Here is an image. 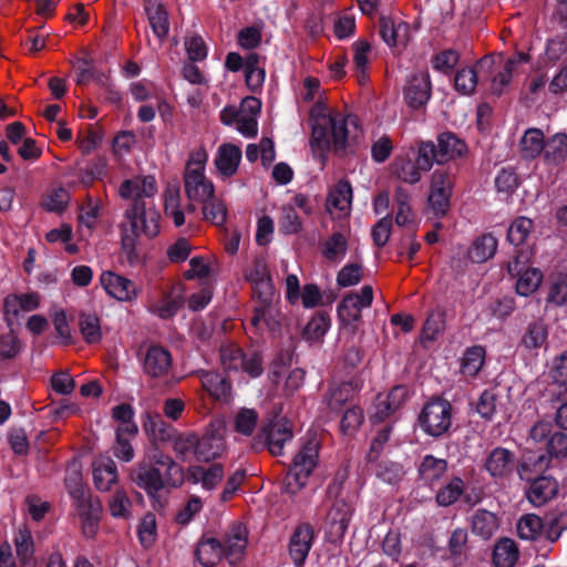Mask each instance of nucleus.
I'll return each instance as SVG.
<instances>
[{
	"label": "nucleus",
	"instance_id": "nucleus-1",
	"mask_svg": "<svg viewBox=\"0 0 567 567\" xmlns=\"http://www.w3.org/2000/svg\"><path fill=\"white\" fill-rule=\"evenodd\" d=\"M130 478L138 487L153 495L165 483L179 486L184 481V471L171 456L161 452L156 446H152L144 458L131 468Z\"/></svg>",
	"mask_w": 567,
	"mask_h": 567
},
{
	"label": "nucleus",
	"instance_id": "nucleus-2",
	"mask_svg": "<svg viewBox=\"0 0 567 567\" xmlns=\"http://www.w3.org/2000/svg\"><path fill=\"white\" fill-rule=\"evenodd\" d=\"M312 120L311 146L318 152L343 151L351 134L357 128V117L331 112L326 106L316 105L310 113Z\"/></svg>",
	"mask_w": 567,
	"mask_h": 567
},
{
	"label": "nucleus",
	"instance_id": "nucleus-3",
	"mask_svg": "<svg viewBox=\"0 0 567 567\" xmlns=\"http://www.w3.org/2000/svg\"><path fill=\"white\" fill-rule=\"evenodd\" d=\"M124 217L122 246L130 264H134L137 259L135 239L142 235L147 238L156 237L159 233L161 215L155 207L138 202L125 210Z\"/></svg>",
	"mask_w": 567,
	"mask_h": 567
},
{
	"label": "nucleus",
	"instance_id": "nucleus-4",
	"mask_svg": "<svg viewBox=\"0 0 567 567\" xmlns=\"http://www.w3.org/2000/svg\"><path fill=\"white\" fill-rule=\"evenodd\" d=\"M65 485L74 501L76 513L81 518L83 534L86 537H93L99 528L102 512L101 502L97 498H92L90 493L83 487L81 473L75 466L69 470Z\"/></svg>",
	"mask_w": 567,
	"mask_h": 567
},
{
	"label": "nucleus",
	"instance_id": "nucleus-5",
	"mask_svg": "<svg viewBox=\"0 0 567 567\" xmlns=\"http://www.w3.org/2000/svg\"><path fill=\"white\" fill-rule=\"evenodd\" d=\"M208 153L204 146L192 151L185 168L184 184L189 200L200 202L214 195V185L205 176Z\"/></svg>",
	"mask_w": 567,
	"mask_h": 567
},
{
	"label": "nucleus",
	"instance_id": "nucleus-6",
	"mask_svg": "<svg viewBox=\"0 0 567 567\" xmlns=\"http://www.w3.org/2000/svg\"><path fill=\"white\" fill-rule=\"evenodd\" d=\"M318 457L319 444L316 440H309L295 456L285 477L284 485L287 493L296 494L305 487L308 477L318 464Z\"/></svg>",
	"mask_w": 567,
	"mask_h": 567
},
{
	"label": "nucleus",
	"instance_id": "nucleus-7",
	"mask_svg": "<svg viewBox=\"0 0 567 567\" xmlns=\"http://www.w3.org/2000/svg\"><path fill=\"white\" fill-rule=\"evenodd\" d=\"M261 102L254 96L245 97L240 106H226L220 112V121L225 125L236 124L237 131L245 137H254L258 132L257 117Z\"/></svg>",
	"mask_w": 567,
	"mask_h": 567
},
{
	"label": "nucleus",
	"instance_id": "nucleus-8",
	"mask_svg": "<svg viewBox=\"0 0 567 567\" xmlns=\"http://www.w3.org/2000/svg\"><path fill=\"white\" fill-rule=\"evenodd\" d=\"M419 422L425 433L432 436L442 435L452 423L451 404L442 399L427 402L420 413Z\"/></svg>",
	"mask_w": 567,
	"mask_h": 567
},
{
	"label": "nucleus",
	"instance_id": "nucleus-9",
	"mask_svg": "<svg viewBox=\"0 0 567 567\" xmlns=\"http://www.w3.org/2000/svg\"><path fill=\"white\" fill-rule=\"evenodd\" d=\"M219 355L225 369L245 372L250 378H257L264 371L262 360L258 353L244 354L241 349L233 342L224 343Z\"/></svg>",
	"mask_w": 567,
	"mask_h": 567
},
{
	"label": "nucleus",
	"instance_id": "nucleus-10",
	"mask_svg": "<svg viewBox=\"0 0 567 567\" xmlns=\"http://www.w3.org/2000/svg\"><path fill=\"white\" fill-rule=\"evenodd\" d=\"M14 545L19 565L12 560L11 547L6 544L0 547V567H34L33 539L28 528L23 527L18 530Z\"/></svg>",
	"mask_w": 567,
	"mask_h": 567
},
{
	"label": "nucleus",
	"instance_id": "nucleus-11",
	"mask_svg": "<svg viewBox=\"0 0 567 567\" xmlns=\"http://www.w3.org/2000/svg\"><path fill=\"white\" fill-rule=\"evenodd\" d=\"M99 281L106 295L120 302H134L141 293L136 282L111 270L103 271Z\"/></svg>",
	"mask_w": 567,
	"mask_h": 567
},
{
	"label": "nucleus",
	"instance_id": "nucleus-12",
	"mask_svg": "<svg viewBox=\"0 0 567 567\" xmlns=\"http://www.w3.org/2000/svg\"><path fill=\"white\" fill-rule=\"evenodd\" d=\"M221 547L224 557L230 565L241 561L248 546V530L241 523L231 524L225 532Z\"/></svg>",
	"mask_w": 567,
	"mask_h": 567
},
{
	"label": "nucleus",
	"instance_id": "nucleus-13",
	"mask_svg": "<svg viewBox=\"0 0 567 567\" xmlns=\"http://www.w3.org/2000/svg\"><path fill=\"white\" fill-rule=\"evenodd\" d=\"M452 179L449 174L435 171L431 178L429 205L435 216H443L450 207Z\"/></svg>",
	"mask_w": 567,
	"mask_h": 567
},
{
	"label": "nucleus",
	"instance_id": "nucleus-14",
	"mask_svg": "<svg viewBox=\"0 0 567 567\" xmlns=\"http://www.w3.org/2000/svg\"><path fill=\"white\" fill-rule=\"evenodd\" d=\"M373 300V290L371 286H364L359 293H351L344 297L339 305L338 315L340 320L351 326L360 320L361 311L371 306Z\"/></svg>",
	"mask_w": 567,
	"mask_h": 567
},
{
	"label": "nucleus",
	"instance_id": "nucleus-15",
	"mask_svg": "<svg viewBox=\"0 0 567 567\" xmlns=\"http://www.w3.org/2000/svg\"><path fill=\"white\" fill-rule=\"evenodd\" d=\"M408 395L409 390L404 385H396L388 393L378 394L371 420L373 422H383L402 406Z\"/></svg>",
	"mask_w": 567,
	"mask_h": 567
},
{
	"label": "nucleus",
	"instance_id": "nucleus-16",
	"mask_svg": "<svg viewBox=\"0 0 567 567\" xmlns=\"http://www.w3.org/2000/svg\"><path fill=\"white\" fill-rule=\"evenodd\" d=\"M157 192L156 181L153 176H136L125 179L118 187V195L123 199L133 200L132 204L147 205L146 198L153 197Z\"/></svg>",
	"mask_w": 567,
	"mask_h": 567
},
{
	"label": "nucleus",
	"instance_id": "nucleus-17",
	"mask_svg": "<svg viewBox=\"0 0 567 567\" xmlns=\"http://www.w3.org/2000/svg\"><path fill=\"white\" fill-rule=\"evenodd\" d=\"M431 97L430 75L425 71L414 73L404 87V100L412 109H420Z\"/></svg>",
	"mask_w": 567,
	"mask_h": 567
},
{
	"label": "nucleus",
	"instance_id": "nucleus-18",
	"mask_svg": "<svg viewBox=\"0 0 567 567\" xmlns=\"http://www.w3.org/2000/svg\"><path fill=\"white\" fill-rule=\"evenodd\" d=\"M380 35L392 48L404 47L410 39V27L400 18L381 16Z\"/></svg>",
	"mask_w": 567,
	"mask_h": 567
},
{
	"label": "nucleus",
	"instance_id": "nucleus-19",
	"mask_svg": "<svg viewBox=\"0 0 567 567\" xmlns=\"http://www.w3.org/2000/svg\"><path fill=\"white\" fill-rule=\"evenodd\" d=\"M516 460L512 451L504 447L493 449L486 456L484 467L493 478H505L515 468Z\"/></svg>",
	"mask_w": 567,
	"mask_h": 567
},
{
	"label": "nucleus",
	"instance_id": "nucleus-20",
	"mask_svg": "<svg viewBox=\"0 0 567 567\" xmlns=\"http://www.w3.org/2000/svg\"><path fill=\"white\" fill-rule=\"evenodd\" d=\"M172 368L171 353L161 346L147 348L143 359V370L152 378L166 377Z\"/></svg>",
	"mask_w": 567,
	"mask_h": 567
},
{
	"label": "nucleus",
	"instance_id": "nucleus-21",
	"mask_svg": "<svg viewBox=\"0 0 567 567\" xmlns=\"http://www.w3.org/2000/svg\"><path fill=\"white\" fill-rule=\"evenodd\" d=\"M313 530L309 525L298 526L289 542V555L296 567H302L312 547Z\"/></svg>",
	"mask_w": 567,
	"mask_h": 567
},
{
	"label": "nucleus",
	"instance_id": "nucleus-22",
	"mask_svg": "<svg viewBox=\"0 0 567 567\" xmlns=\"http://www.w3.org/2000/svg\"><path fill=\"white\" fill-rule=\"evenodd\" d=\"M352 202V188L348 182H339L329 193L326 207L333 218L349 215Z\"/></svg>",
	"mask_w": 567,
	"mask_h": 567
},
{
	"label": "nucleus",
	"instance_id": "nucleus-23",
	"mask_svg": "<svg viewBox=\"0 0 567 567\" xmlns=\"http://www.w3.org/2000/svg\"><path fill=\"white\" fill-rule=\"evenodd\" d=\"M240 161V147L230 143H224L219 145L217 148L214 158V164L218 175L224 178H227L235 175V173L238 169Z\"/></svg>",
	"mask_w": 567,
	"mask_h": 567
},
{
	"label": "nucleus",
	"instance_id": "nucleus-24",
	"mask_svg": "<svg viewBox=\"0 0 567 567\" xmlns=\"http://www.w3.org/2000/svg\"><path fill=\"white\" fill-rule=\"evenodd\" d=\"M493 64L494 60L491 56H484L477 62L475 68L458 70L454 78L455 90L464 95L472 94L477 85L478 73L489 70Z\"/></svg>",
	"mask_w": 567,
	"mask_h": 567
},
{
	"label": "nucleus",
	"instance_id": "nucleus-25",
	"mask_svg": "<svg viewBox=\"0 0 567 567\" xmlns=\"http://www.w3.org/2000/svg\"><path fill=\"white\" fill-rule=\"evenodd\" d=\"M225 475L224 467L220 464H214L209 467L194 465L187 471V480L193 484H200L205 491H214L223 481Z\"/></svg>",
	"mask_w": 567,
	"mask_h": 567
},
{
	"label": "nucleus",
	"instance_id": "nucleus-26",
	"mask_svg": "<svg viewBox=\"0 0 567 567\" xmlns=\"http://www.w3.org/2000/svg\"><path fill=\"white\" fill-rule=\"evenodd\" d=\"M93 481L99 491H110L117 482V468L115 462L107 455L97 456L93 464Z\"/></svg>",
	"mask_w": 567,
	"mask_h": 567
},
{
	"label": "nucleus",
	"instance_id": "nucleus-27",
	"mask_svg": "<svg viewBox=\"0 0 567 567\" xmlns=\"http://www.w3.org/2000/svg\"><path fill=\"white\" fill-rule=\"evenodd\" d=\"M268 449L272 455H280L284 445L292 439L291 424L285 417L272 421L268 429H265Z\"/></svg>",
	"mask_w": 567,
	"mask_h": 567
},
{
	"label": "nucleus",
	"instance_id": "nucleus-28",
	"mask_svg": "<svg viewBox=\"0 0 567 567\" xmlns=\"http://www.w3.org/2000/svg\"><path fill=\"white\" fill-rule=\"evenodd\" d=\"M252 292L259 305L255 307L251 324L259 326L266 312L271 313L270 303L274 297V287L270 277L252 282Z\"/></svg>",
	"mask_w": 567,
	"mask_h": 567
},
{
	"label": "nucleus",
	"instance_id": "nucleus-29",
	"mask_svg": "<svg viewBox=\"0 0 567 567\" xmlns=\"http://www.w3.org/2000/svg\"><path fill=\"white\" fill-rule=\"evenodd\" d=\"M164 212L167 218H171L176 227L185 224V215L195 212V206L189 203L183 206L181 203V193L176 187H168L164 194Z\"/></svg>",
	"mask_w": 567,
	"mask_h": 567
},
{
	"label": "nucleus",
	"instance_id": "nucleus-30",
	"mask_svg": "<svg viewBox=\"0 0 567 567\" xmlns=\"http://www.w3.org/2000/svg\"><path fill=\"white\" fill-rule=\"evenodd\" d=\"M226 450L223 435L206 433L200 439L197 436L196 460L198 462H210L220 457Z\"/></svg>",
	"mask_w": 567,
	"mask_h": 567
},
{
	"label": "nucleus",
	"instance_id": "nucleus-31",
	"mask_svg": "<svg viewBox=\"0 0 567 567\" xmlns=\"http://www.w3.org/2000/svg\"><path fill=\"white\" fill-rule=\"evenodd\" d=\"M547 166H558L567 159V135L557 133L546 138L542 153Z\"/></svg>",
	"mask_w": 567,
	"mask_h": 567
},
{
	"label": "nucleus",
	"instance_id": "nucleus-32",
	"mask_svg": "<svg viewBox=\"0 0 567 567\" xmlns=\"http://www.w3.org/2000/svg\"><path fill=\"white\" fill-rule=\"evenodd\" d=\"M352 515L351 506L344 501H337L327 515V524L330 526V534L334 537H342L348 529Z\"/></svg>",
	"mask_w": 567,
	"mask_h": 567
},
{
	"label": "nucleus",
	"instance_id": "nucleus-33",
	"mask_svg": "<svg viewBox=\"0 0 567 567\" xmlns=\"http://www.w3.org/2000/svg\"><path fill=\"white\" fill-rule=\"evenodd\" d=\"M557 482L548 476H542L532 482L527 491V499L534 506H542L557 493Z\"/></svg>",
	"mask_w": 567,
	"mask_h": 567
},
{
	"label": "nucleus",
	"instance_id": "nucleus-34",
	"mask_svg": "<svg viewBox=\"0 0 567 567\" xmlns=\"http://www.w3.org/2000/svg\"><path fill=\"white\" fill-rule=\"evenodd\" d=\"M145 11L154 34L164 39L169 30L168 14L158 0H146Z\"/></svg>",
	"mask_w": 567,
	"mask_h": 567
},
{
	"label": "nucleus",
	"instance_id": "nucleus-35",
	"mask_svg": "<svg viewBox=\"0 0 567 567\" xmlns=\"http://www.w3.org/2000/svg\"><path fill=\"white\" fill-rule=\"evenodd\" d=\"M200 381L203 388L216 400L228 401L230 398L231 386L228 380L218 372L205 371L200 372Z\"/></svg>",
	"mask_w": 567,
	"mask_h": 567
},
{
	"label": "nucleus",
	"instance_id": "nucleus-36",
	"mask_svg": "<svg viewBox=\"0 0 567 567\" xmlns=\"http://www.w3.org/2000/svg\"><path fill=\"white\" fill-rule=\"evenodd\" d=\"M518 557L516 543L509 538H502L494 546L492 561L494 567H514Z\"/></svg>",
	"mask_w": 567,
	"mask_h": 567
},
{
	"label": "nucleus",
	"instance_id": "nucleus-37",
	"mask_svg": "<svg viewBox=\"0 0 567 567\" xmlns=\"http://www.w3.org/2000/svg\"><path fill=\"white\" fill-rule=\"evenodd\" d=\"M447 463L444 458L425 455L419 465V477L427 485L436 483L446 472Z\"/></svg>",
	"mask_w": 567,
	"mask_h": 567
},
{
	"label": "nucleus",
	"instance_id": "nucleus-38",
	"mask_svg": "<svg viewBox=\"0 0 567 567\" xmlns=\"http://www.w3.org/2000/svg\"><path fill=\"white\" fill-rule=\"evenodd\" d=\"M196 557L204 567H214L224 557L221 543L213 537L203 538L197 545Z\"/></svg>",
	"mask_w": 567,
	"mask_h": 567
},
{
	"label": "nucleus",
	"instance_id": "nucleus-39",
	"mask_svg": "<svg viewBox=\"0 0 567 567\" xmlns=\"http://www.w3.org/2000/svg\"><path fill=\"white\" fill-rule=\"evenodd\" d=\"M411 195L403 187L395 190V203L398 206L395 223L399 226L413 228L416 226V216L411 205Z\"/></svg>",
	"mask_w": 567,
	"mask_h": 567
},
{
	"label": "nucleus",
	"instance_id": "nucleus-40",
	"mask_svg": "<svg viewBox=\"0 0 567 567\" xmlns=\"http://www.w3.org/2000/svg\"><path fill=\"white\" fill-rule=\"evenodd\" d=\"M523 61H526V55L519 53L516 58H509L504 62L491 80V90L494 94H502L505 91L506 86L511 83L516 65Z\"/></svg>",
	"mask_w": 567,
	"mask_h": 567
},
{
	"label": "nucleus",
	"instance_id": "nucleus-41",
	"mask_svg": "<svg viewBox=\"0 0 567 567\" xmlns=\"http://www.w3.org/2000/svg\"><path fill=\"white\" fill-rule=\"evenodd\" d=\"M421 168L406 156H398L391 164V173L401 182L415 184L421 179Z\"/></svg>",
	"mask_w": 567,
	"mask_h": 567
},
{
	"label": "nucleus",
	"instance_id": "nucleus-42",
	"mask_svg": "<svg viewBox=\"0 0 567 567\" xmlns=\"http://www.w3.org/2000/svg\"><path fill=\"white\" fill-rule=\"evenodd\" d=\"M360 388L361 383L358 380H351L342 382L336 386H331L327 396L328 406L331 410L340 409L360 390Z\"/></svg>",
	"mask_w": 567,
	"mask_h": 567
},
{
	"label": "nucleus",
	"instance_id": "nucleus-43",
	"mask_svg": "<svg viewBox=\"0 0 567 567\" xmlns=\"http://www.w3.org/2000/svg\"><path fill=\"white\" fill-rule=\"evenodd\" d=\"M353 64L358 82L364 84L368 81L371 44L364 40H358L352 44Z\"/></svg>",
	"mask_w": 567,
	"mask_h": 567
},
{
	"label": "nucleus",
	"instance_id": "nucleus-44",
	"mask_svg": "<svg viewBox=\"0 0 567 567\" xmlns=\"http://www.w3.org/2000/svg\"><path fill=\"white\" fill-rule=\"evenodd\" d=\"M545 135L539 128H528L520 138V153L524 158L542 156L545 144Z\"/></svg>",
	"mask_w": 567,
	"mask_h": 567
},
{
	"label": "nucleus",
	"instance_id": "nucleus-45",
	"mask_svg": "<svg viewBox=\"0 0 567 567\" xmlns=\"http://www.w3.org/2000/svg\"><path fill=\"white\" fill-rule=\"evenodd\" d=\"M497 249V239L491 235H482L476 238L468 249V258L474 262H485L492 258Z\"/></svg>",
	"mask_w": 567,
	"mask_h": 567
},
{
	"label": "nucleus",
	"instance_id": "nucleus-46",
	"mask_svg": "<svg viewBox=\"0 0 567 567\" xmlns=\"http://www.w3.org/2000/svg\"><path fill=\"white\" fill-rule=\"evenodd\" d=\"M439 163L461 156L465 152V144L452 133H443L437 140Z\"/></svg>",
	"mask_w": 567,
	"mask_h": 567
},
{
	"label": "nucleus",
	"instance_id": "nucleus-47",
	"mask_svg": "<svg viewBox=\"0 0 567 567\" xmlns=\"http://www.w3.org/2000/svg\"><path fill=\"white\" fill-rule=\"evenodd\" d=\"M472 529L474 534L488 539L498 529V519L495 514L488 511H476L472 518Z\"/></svg>",
	"mask_w": 567,
	"mask_h": 567
},
{
	"label": "nucleus",
	"instance_id": "nucleus-48",
	"mask_svg": "<svg viewBox=\"0 0 567 567\" xmlns=\"http://www.w3.org/2000/svg\"><path fill=\"white\" fill-rule=\"evenodd\" d=\"M101 209L102 203L100 200L87 197L79 214V226L82 233L85 229L87 235L92 234L97 225Z\"/></svg>",
	"mask_w": 567,
	"mask_h": 567
},
{
	"label": "nucleus",
	"instance_id": "nucleus-49",
	"mask_svg": "<svg viewBox=\"0 0 567 567\" xmlns=\"http://www.w3.org/2000/svg\"><path fill=\"white\" fill-rule=\"evenodd\" d=\"M545 525L536 514H525L517 522V535L524 540H536L542 536Z\"/></svg>",
	"mask_w": 567,
	"mask_h": 567
},
{
	"label": "nucleus",
	"instance_id": "nucleus-50",
	"mask_svg": "<svg viewBox=\"0 0 567 567\" xmlns=\"http://www.w3.org/2000/svg\"><path fill=\"white\" fill-rule=\"evenodd\" d=\"M485 361V349L481 346H473L465 350L461 360V372L466 377H475L482 369Z\"/></svg>",
	"mask_w": 567,
	"mask_h": 567
},
{
	"label": "nucleus",
	"instance_id": "nucleus-51",
	"mask_svg": "<svg viewBox=\"0 0 567 567\" xmlns=\"http://www.w3.org/2000/svg\"><path fill=\"white\" fill-rule=\"evenodd\" d=\"M143 427L154 441H166L172 439L173 429L166 424L158 413H146Z\"/></svg>",
	"mask_w": 567,
	"mask_h": 567
},
{
	"label": "nucleus",
	"instance_id": "nucleus-52",
	"mask_svg": "<svg viewBox=\"0 0 567 567\" xmlns=\"http://www.w3.org/2000/svg\"><path fill=\"white\" fill-rule=\"evenodd\" d=\"M258 419L256 410L241 408L234 415V431L240 435L250 436L257 426Z\"/></svg>",
	"mask_w": 567,
	"mask_h": 567
},
{
	"label": "nucleus",
	"instance_id": "nucleus-53",
	"mask_svg": "<svg viewBox=\"0 0 567 567\" xmlns=\"http://www.w3.org/2000/svg\"><path fill=\"white\" fill-rule=\"evenodd\" d=\"M244 66L247 86L252 92H256L259 89H261L265 82L266 73L265 70L259 65L258 55L255 53H250L247 56Z\"/></svg>",
	"mask_w": 567,
	"mask_h": 567
},
{
	"label": "nucleus",
	"instance_id": "nucleus-54",
	"mask_svg": "<svg viewBox=\"0 0 567 567\" xmlns=\"http://www.w3.org/2000/svg\"><path fill=\"white\" fill-rule=\"evenodd\" d=\"M79 328L83 339L87 343H97L102 339L100 318L95 313H81Z\"/></svg>",
	"mask_w": 567,
	"mask_h": 567
},
{
	"label": "nucleus",
	"instance_id": "nucleus-55",
	"mask_svg": "<svg viewBox=\"0 0 567 567\" xmlns=\"http://www.w3.org/2000/svg\"><path fill=\"white\" fill-rule=\"evenodd\" d=\"M464 481L460 477L451 478L444 486L436 493V503L440 506H450L454 504L464 492Z\"/></svg>",
	"mask_w": 567,
	"mask_h": 567
},
{
	"label": "nucleus",
	"instance_id": "nucleus-56",
	"mask_svg": "<svg viewBox=\"0 0 567 567\" xmlns=\"http://www.w3.org/2000/svg\"><path fill=\"white\" fill-rule=\"evenodd\" d=\"M543 281V274L536 268H529L524 270L517 281L516 291L518 295L527 297L533 295Z\"/></svg>",
	"mask_w": 567,
	"mask_h": 567
},
{
	"label": "nucleus",
	"instance_id": "nucleus-57",
	"mask_svg": "<svg viewBox=\"0 0 567 567\" xmlns=\"http://www.w3.org/2000/svg\"><path fill=\"white\" fill-rule=\"evenodd\" d=\"M197 435L194 433L177 434L173 441V449L182 461L196 458Z\"/></svg>",
	"mask_w": 567,
	"mask_h": 567
},
{
	"label": "nucleus",
	"instance_id": "nucleus-58",
	"mask_svg": "<svg viewBox=\"0 0 567 567\" xmlns=\"http://www.w3.org/2000/svg\"><path fill=\"white\" fill-rule=\"evenodd\" d=\"M347 252V239L340 234L336 233L328 238L323 245V256L332 262H339L343 259Z\"/></svg>",
	"mask_w": 567,
	"mask_h": 567
},
{
	"label": "nucleus",
	"instance_id": "nucleus-59",
	"mask_svg": "<svg viewBox=\"0 0 567 567\" xmlns=\"http://www.w3.org/2000/svg\"><path fill=\"white\" fill-rule=\"evenodd\" d=\"M532 229V219L527 217H518L511 224L507 231V239L512 245L519 246L525 243Z\"/></svg>",
	"mask_w": 567,
	"mask_h": 567
},
{
	"label": "nucleus",
	"instance_id": "nucleus-60",
	"mask_svg": "<svg viewBox=\"0 0 567 567\" xmlns=\"http://www.w3.org/2000/svg\"><path fill=\"white\" fill-rule=\"evenodd\" d=\"M182 306V299L179 295H166L163 298L151 305V310L153 313L158 316L159 318L167 319L173 317L179 307Z\"/></svg>",
	"mask_w": 567,
	"mask_h": 567
},
{
	"label": "nucleus",
	"instance_id": "nucleus-61",
	"mask_svg": "<svg viewBox=\"0 0 567 567\" xmlns=\"http://www.w3.org/2000/svg\"><path fill=\"white\" fill-rule=\"evenodd\" d=\"M202 202L204 203V218L214 225H223L227 216V209L225 204L221 200L214 198L213 196L209 199Z\"/></svg>",
	"mask_w": 567,
	"mask_h": 567
},
{
	"label": "nucleus",
	"instance_id": "nucleus-62",
	"mask_svg": "<svg viewBox=\"0 0 567 567\" xmlns=\"http://www.w3.org/2000/svg\"><path fill=\"white\" fill-rule=\"evenodd\" d=\"M375 473L377 476L381 478L383 482L389 484H395L403 478L405 470L403 465L400 463L392 461H382L377 465Z\"/></svg>",
	"mask_w": 567,
	"mask_h": 567
},
{
	"label": "nucleus",
	"instance_id": "nucleus-63",
	"mask_svg": "<svg viewBox=\"0 0 567 567\" xmlns=\"http://www.w3.org/2000/svg\"><path fill=\"white\" fill-rule=\"evenodd\" d=\"M547 302L563 306L567 302V275L551 278L548 287Z\"/></svg>",
	"mask_w": 567,
	"mask_h": 567
},
{
	"label": "nucleus",
	"instance_id": "nucleus-64",
	"mask_svg": "<svg viewBox=\"0 0 567 567\" xmlns=\"http://www.w3.org/2000/svg\"><path fill=\"white\" fill-rule=\"evenodd\" d=\"M109 508L113 517L128 518L131 516L132 502L123 489H118L110 497Z\"/></svg>",
	"mask_w": 567,
	"mask_h": 567
}]
</instances>
